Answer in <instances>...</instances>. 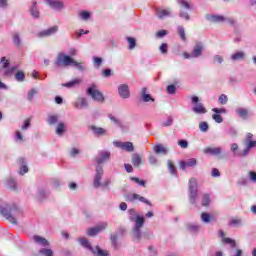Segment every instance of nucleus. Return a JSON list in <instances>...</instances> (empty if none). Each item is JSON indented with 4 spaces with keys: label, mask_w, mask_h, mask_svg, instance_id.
Masks as SVG:
<instances>
[{
    "label": "nucleus",
    "mask_w": 256,
    "mask_h": 256,
    "mask_svg": "<svg viewBox=\"0 0 256 256\" xmlns=\"http://www.w3.org/2000/svg\"><path fill=\"white\" fill-rule=\"evenodd\" d=\"M56 67H69V65H73V67H77L80 71H83V65L73 60L71 56H67L63 53L58 54L55 62Z\"/></svg>",
    "instance_id": "nucleus-1"
},
{
    "label": "nucleus",
    "mask_w": 256,
    "mask_h": 256,
    "mask_svg": "<svg viewBox=\"0 0 256 256\" xmlns=\"http://www.w3.org/2000/svg\"><path fill=\"white\" fill-rule=\"evenodd\" d=\"M213 113H217L219 115V113H227V110H225L224 108H213L212 109Z\"/></svg>",
    "instance_id": "nucleus-55"
},
{
    "label": "nucleus",
    "mask_w": 256,
    "mask_h": 256,
    "mask_svg": "<svg viewBox=\"0 0 256 256\" xmlns=\"http://www.w3.org/2000/svg\"><path fill=\"white\" fill-rule=\"evenodd\" d=\"M79 17H81V19H83L84 21H87V19L91 17V14L87 11H82L79 13Z\"/></svg>",
    "instance_id": "nucleus-36"
},
{
    "label": "nucleus",
    "mask_w": 256,
    "mask_h": 256,
    "mask_svg": "<svg viewBox=\"0 0 256 256\" xmlns=\"http://www.w3.org/2000/svg\"><path fill=\"white\" fill-rule=\"evenodd\" d=\"M87 93L92 97L94 101H97L98 103H103V101H105L103 93L99 91L97 85L95 84H92L91 87L88 88Z\"/></svg>",
    "instance_id": "nucleus-4"
},
{
    "label": "nucleus",
    "mask_w": 256,
    "mask_h": 256,
    "mask_svg": "<svg viewBox=\"0 0 256 256\" xmlns=\"http://www.w3.org/2000/svg\"><path fill=\"white\" fill-rule=\"evenodd\" d=\"M34 241L38 245H41L42 247H48L49 241L47 239L41 237V236H34Z\"/></svg>",
    "instance_id": "nucleus-21"
},
{
    "label": "nucleus",
    "mask_w": 256,
    "mask_h": 256,
    "mask_svg": "<svg viewBox=\"0 0 256 256\" xmlns=\"http://www.w3.org/2000/svg\"><path fill=\"white\" fill-rule=\"evenodd\" d=\"M130 179H131V181H134V183H137L138 185L145 187V180H140L137 177H131Z\"/></svg>",
    "instance_id": "nucleus-42"
},
{
    "label": "nucleus",
    "mask_w": 256,
    "mask_h": 256,
    "mask_svg": "<svg viewBox=\"0 0 256 256\" xmlns=\"http://www.w3.org/2000/svg\"><path fill=\"white\" fill-rule=\"evenodd\" d=\"M40 253L45 256H53V250L52 249H41Z\"/></svg>",
    "instance_id": "nucleus-44"
},
{
    "label": "nucleus",
    "mask_w": 256,
    "mask_h": 256,
    "mask_svg": "<svg viewBox=\"0 0 256 256\" xmlns=\"http://www.w3.org/2000/svg\"><path fill=\"white\" fill-rule=\"evenodd\" d=\"M156 15L159 19H165V17L171 15V11L169 9L156 8Z\"/></svg>",
    "instance_id": "nucleus-14"
},
{
    "label": "nucleus",
    "mask_w": 256,
    "mask_h": 256,
    "mask_svg": "<svg viewBox=\"0 0 256 256\" xmlns=\"http://www.w3.org/2000/svg\"><path fill=\"white\" fill-rule=\"evenodd\" d=\"M111 158V153L107 151L100 152L96 157V163L101 165V163H105V161H109Z\"/></svg>",
    "instance_id": "nucleus-10"
},
{
    "label": "nucleus",
    "mask_w": 256,
    "mask_h": 256,
    "mask_svg": "<svg viewBox=\"0 0 256 256\" xmlns=\"http://www.w3.org/2000/svg\"><path fill=\"white\" fill-rule=\"evenodd\" d=\"M80 245L84 247L85 249H89L94 255L98 256H109V252L107 250H102L99 248V246H96L95 248L91 247V244L89 243V240L87 238H79L78 239Z\"/></svg>",
    "instance_id": "nucleus-2"
},
{
    "label": "nucleus",
    "mask_w": 256,
    "mask_h": 256,
    "mask_svg": "<svg viewBox=\"0 0 256 256\" xmlns=\"http://www.w3.org/2000/svg\"><path fill=\"white\" fill-rule=\"evenodd\" d=\"M59 28L57 26L51 27L48 30H44L39 33V37H49V35H55Z\"/></svg>",
    "instance_id": "nucleus-15"
},
{
    "label": "nucleus",
    "mask_w": 256,
    "mask_h": 256,
    "mask_svg": "<svg viewBox=\"0 0 256 256\" xmlns=\"http://www.w3.org/2000/svg\"><path fill=\"white\" fill-rule=\"evenodd\" d=\"M103 77H111V70L110 69H105L102 71Z\"/></svg>",
    "instance_id": "nucleus-60"
},
{
    "label": "nucleus",
    "mask_w": 256,
    "mask_h": 256,
    "mask_svg": "<svg viewBox=\"0 0 256 256\" xmlns=\"http://www.w3.org/2000/svg\"><path fill=\"white\" fill-rule=\"evenodd\" d=\"M178 35H180L182 41L187 40V38L185 37V28H183V26H178Z\"/></svg>",
    "instance_id": "nucleus-30"
},
{
    "label": "nucleus",
    "mask_w": 256,
    "mask_h": 256,
    "mask_svg": "<svg viewBox=\"0 0 256 256\" xmlns=\"http://www.w3.org/2000/svg\"><path fill=\"white\" fill-rule=\"evenodd\" d=\"M211 21L221 23V21H225V18L223 16H211Z\"/></svg>",
    "instance_id": "nucleus-43"
},
{
    "label": "nucleus",
    "mask_w": 256,
    "mask_h": 256,
    "mask_svg": "<svg viewBox=\"0 0 256 256\" xmlns=\"http://www.w3.org/2000/svg\"><path fill=\"white\" fill-rule=\"evenodd\" d=\"M141 97H142V101H144V103H149V101H155V99H153L151 97V95L147 94V88H143L141 91Z\"/></svg>",
    "instance_id": "nucleus-20"
},
{
    "label": "nucleus",
    "mask_w": 256,
    "mask_h": 256,
    "mask_svg": "<svg viewBox=\"0 0 256 256\" xmlns=\"http://www.w3.org/2000/svg\"><path fill=\"white\" fill-rule=\"evenodd\" d=\"M221 173H219V170L217 168L212 169V177H219Z\"/></svg>",
    "instance_id": "nucleus-62"
},
{
    "label": "nucleus",
    "mask_w": 256,
    "mask_h": 256,
    "mask_svg": "<svg viewBox=\"0 0 256 256\" xmlns=\"http://www.w3.org/2000/svg\"><path fill=\"white\" fill-rule=\"evenodd\" d=\"M192 103L196 104L192 109L194 113H197L198 115H205V113H207V109L205 108V106H203L202 103H199V97L192 96Z\"/></svg>",
    "instance_id": "nucleus-5"
},
{
    "label": "nucleus",
    "mask_w": 256,
    "mask_h": 256,
    "mask_svg": "<svg viewBox=\"0 0 256 256\" xmlns=\"http://www.w3.org/2000/svg\"><path fill=\"white\" fill-rule=\"evenodd\" d=\"M168 47H169V46L167 45V43H163V44L160 46V51H161V53L167 54Z\"/></svg>",
    "instance_id": "nucleus-51"
},
{
    "label": "nucleus",
    "mask_w": 256,
    "mask_h": 256,
    "mask_svg": "<svg viewBox=\"0 0 256 256\" xmlns=\"http://www.w3.org/2000/svg\"><path fill=\"white\" fill-rule=\"evenodd\" d=\"M125 199L129 203H133L134 201H140L141 203H146V205H150L151 206V202H149V200H147L145 197H143V196H141L139 194H135V193L127 194L125 196Z\"/></svg>",
    "instance_id": "nucleus-6"
},
{
    "label": "nucleus",
    "mask_w": 256,
    "mask_h": 256,
    "mask_svg": "<svg viewBox=\"0 0 256 256\" xmlns=\"http://www.w3.org/2000/svg\"><path fill=\"white\" fill-rule=\"evenodd\" d=\"M223 243H227L228 245H231V247H235V240L231 238H223Z\"/></svg>",
    "instance_id": "nucleus-47"
},
{
    "label": "nucleus",
    "mask_w": 256,
    "mask_h": 256,
    "mask_svg": "<svg viewBox=\"0 0 256 256\" xmlns=\"http://www.w3.org/2000/svg\"><path fill=\"white\" fill-rule=\"evenodd\" d=\"M201 219H202L203 223H210L211 222V215L203 212L201 214Z\"/></svg>",
    "instance_id": "nucleus-31"
},
{
    "label": "nucleus",
    "mask_w": 256,
    "mask_h": 256,
    "mask_svg": "<svg viewBox=\"0 0 256 256\" xmlns=\"http://www.w3.org/2000/svg\"><path fill=\"white\" fill-rule=\"evenodd\" d=\"M0 213L3 215V217L8 219V221H10V223H17V220H15V217L11 216V212L7 211L2 206H0Z\"/></svg>",
    "instance_id": "nucleus-16"
},
{
    "label": "nucleus",
    "mask_w": 256,
    "mask_h": 256,
    "mask_svg": "<svg viewBox=\"0 0 256 256\" xmlns=\"http://www.w3.org/2000/svg\"><path fill=\"white\" fill-rule=\"evenodd\" d=\"M256 145V141H248V148L244 151V155H247V153H249L250 149H253V147H255Z\"/></svg>",
    "instance_id": "nucleus-41"
},
{
    "label": "nucleus",
    "mask_w": 256,
    "mask_h": 256,
    "mask_svg": "<svg viewBox=\"0 0 256 256\" xmlns=\"http://www.w3.org/2000/svg\"><path fill=\"white\" fill-rule=\"evenodd\" d=\"M31 15L34 16L35 18L39 17V10H37V6H35V3L30 9Z\"/></svg>",
    "instance_id": "nucleus-34"
},
{
    "label": "nucleus",
    "mask_w": 256,
    "mask_h": 256,
    "mask_svg": "<svg viewBox=\"0 0 256 256\" xmlns=\"http://www.w3.org/2000/svg\"><path fill=\"white\" fill-rule=\"evenodd\" d=\"M16 185H17V182H15V180L13 179L8 180V187H10L11 189H15Z\"/></svg>",
    "instance_id": "nucleus-56"
},
{
    "label": "nucleus",
    "mask_w": 256,
    "mask_h": 256,
    "mask_svg": "<svg viewBox=\"0 0 256 256\" xmlns=\"http://www.w3.org/2000/svg\"><path fill=\"white\" fill-rule=\"evenodd\" d=\"M132 164L134 167H139V165H141V156L139 154L132 155Z\"/></svg>",
    "instance_id": "nucleus-26"
},
{
    "label": "nucleus",
    "mask_w": 256,
    "mask_h": 256,
    "mask_svg": "<svg viewBox=\"0 0 256 256\" xmlns=\"http://www.w3.org/2000/svg\"><path fill=\"white\" fill-rule=\"evenodd\" d=\"M31 125V119H26L25 121H24V124H23V126H22V129L23 130H25V129H27L29 126Z\"/></svg>",
    "instance_id": "nucleus-58"
},
{
    "label": "nucleus",
    "mask_w": 256,
    "mask_h": 256,
    "mask_svg": "<svg viewBox=\"0 0 256 256\" xmlns=\"http://www.w3.org/2000/svg\"><path fill=\"white\" fill-rule=\"evenodd\" d=\"M232 61H241L245 59V52H236L231 56Z\"/></svg>",
    "instance_id": "nucleus-23"
},
{
    "label": "nucleus",
    "mask_w": 256,
    "mask_h": 256,
    "mask_svg": "<svg viewBox=\"0 0 256 256\" xmlns=\"http://www.w3.org/2000/svg\"><path fill=\"white\" fill-rule=\"evenodd\" d=\"M131 221L135 222L134 226V239L139 241L141 239V228L145 225V218L143 216L135 215L132 216Z\"/></svg>",
    "instance_id": "nucleus-3"
},
{
    "label": "nucleus",
    "mask_w": 256,
    "mask_h": 256,
    "mask_svg": "<svg viewBox=\"0 0 256 256\" xmlns=\"http://www.w3.org/2000/svg\"><path fill=\"white\" fill-rule=\"evenodd\" d=\"M46 3L52 7V9H63V2L57 0H46Z\"/></svg>",
    "instance_id": "nucleus-18"
},
{
    "label": "nucleus",
    "mask_w": 256,
    "mask_h": 256,
    "mask_svg": "<svg viewBox=\"0 0 256 256\" xmlns=\"http://www.w3.org/2000/svg\"><path fill=\"white\" fill-rule=\"evenodd\" d=\"M63 133H65V124L59 123L56 129V134L63 135Z\"/></svg>",
    "instance_id": "nucleus-29"
},
{
    "label": "nucleus",
    "mask_w": 256,
    "mask_h": 256,
    "mask_svg": "<svg viewBox=\"0 0 256 256\" xmlns=\"http://www.w3.org/2000/svg\"><path fill=\"white\" fill-rule=\"evenodd\" d=\"M211 203V199H209V195L205 194L202 199V205L203 207H207Z\"/></svg>",
    "instance_id": "nucleus-40"
},
{
    "label": "nucleus",
    "mask_w": 256,
    "mask_h": 256,
    "mask_svg": "<svg viewBox=\"0 0 256 256\" xmlns=\"http://www.w3.org/2000/svg\"><path fill=\"white\" fill-rule=\"evenodd\" d=\"M197 165V159L191 158L187 161H181L180 162V169H187V167H195Z\"/></svg>",
    "instance_id": "nucleus-13"
},
{
    "label": "nucleus",
    "mask_w": 256,
    "mask_h": 256,
    "mask_svg": "<svg viewBox=\"0 0 256 256\" xmlns=\"http://www.w3.org/2000/svg\"><path fill=\"white\" fill-rule=\"evenodd\" d=\"M107 229V222H101L96 227L88 228L87 235L89 237H95L98 233H101V231H105Z\"/></svg>",
    "instance_id": "nucleus-7"
},
{
    "label": "nucleus",
    "mask_w": 256,
    "mask_h": 256,
    "mask_svg": "<svg viewBox=\"0 0 256 256\" xmlns=\"http://www.w3.org/2000/svg\"><path fill=\"white\" fill-rule=\"evenodd\" d=\"M203 53V44L197 43L192 51L191 57H201Z\"/></svg>",
    "instance_id": "nucleus-17"
},
{
    "label": "nucleus",
    "mask_w": 256,
    "mask_h": 256,
    "mask_svg": "<svg viewBox=\"0 0 256 256\" xmlns=\"http://www.w3.org/2000/svg\"><path fill=\"white\" fill-rule=\"evenodd\" d=\"M90 129L93 131L94 135H105V133H107V131L103 128H99L96 126H91Z\"/></svg>",
    "instance_id": "nucleus-25"
},
{
    "label": "nucleus",
    "mask_w": 256,
    "mask_h": 256,
    "mask_svg": "<svg viewBox=\"0 0 256 256\" xmlns=\"http://www.w3.org/2000/svg\"><path fill=\"white\" fill-rule=\"evenodd\" d=\"M13 42L15 43V45H19V43H21V40L19 39V35L18 34H14Z\"/></svg>",
    "instance_id": "nucleus-61"
},
{
    "label": "nucleus",
    "mask_w": 256,
    "mask_h": 256,
    "mask_svg": "<svg viewBox=\"0 0 256 256\" xmlns=\"http://www.w3.org/2000/svg\"><path fill=\"white\" fill-rule=\"evenodd\" d=\"M80 151L77 148H72L70 151V156L75 157V155H79Z\"/></svg>",
    "instance_id": "nucleus-59"
},
{
    "label": "nucleus",
    "mask_w": 256,
    "mask_h": 256,
    "mask_svg": "<svg viewBox=\"0 0 256 256\" xmlns=\"http://www.w3.org/2000/svg\"><path fill=\"white\" fill-rule=\"evenodd\" d=\"M189 183L190 203H195V199H197V180H195V178H191Z\"/></svg>",
    "instance_id": "nucleus-8"
},
{
    "label": "nucleus",
    "mask_w": 256,
    "mask_h": 256,
    "mask_svg": "<svg viewBox=\"0 0 256 256\" xmlns=\"http://www.w3.org/2000/svg\"><path fill=\"white\" fill-rule=\"evenodd\" d=\"M165 35H167L166 30H160L157 32V37H165Z\"/></svg>",
    "instance_id": "nucleus-63"
},
{
    "label": "nucleus",
    "mask_w": 256,
    "mask_h": 256,
    "mask_svg": "<svg viewBox=\"0 0 256 256\" xmlns=\"http://www.w3.org/2000/svg\"><path fill=\"white\" fill-rule=\"evenodd\" d=\"M175 91H177V88L175 87V85H169L167 87V93H169V95L175 94Z\"/></svg>",
    "instance_id": "nucleus-48"
},
{
    "label": "nucleus",
    "mask_w": 256,
    "mask_h": 256,
    "mask_svg": "<svg viewBox=\"0 0 256 256\" xmlns=\"http://www.w3.org/2000/svg\"><path fill=\"white\" fill-rule=\"evenodd\" d=\"M57 121H58V118L55 115H52V116L48 117V123L50 125H55V123H57Z\"/></svg>",
    "instance_id": "nucleus-45"
},
{
    "label": "nucleus",
    "mask_w": 256,
    "mask_h": 256,
    "mask_svg": "<svg viewBox=\"0 0 256 256\" xmlns=\"http://www.w3.org/2000/svg\"><path fill=\"white\" fill-rule=\"evenodd\" d=\"M199 129L200 131H202L203 133H206V131H209V124H207V122H201L199 124Z\"/></svg>",
    "instance_id": "nucleus-32"
},
{
    "label": "nucleus",
    "mask_w": 256,
    "mask_h": 256,
    "mask_svg": "<svg viewBox=\"0 0 256 256\" xmlns=\"http://www.w3.org/2000/svg\"><path fill=\"white\" fill-rule=\"evenodd\" d=\"M236 113L239 115V117H241L242 119H247V117L249 116V111H247V109L245 108H238L236 110Z\"/></svg>",
    "instance_id": "nucleus-24"
},
{
    "label": "nucleus",
    "mask_w": 256,
    "mask_h": 256,
    "mask_svg": "<svg viewBox=\"0 0 256 256\" xmlns=\"http://www.w3.org/2000/svg\"><path fill=\"white\" fill-rule=\"evenodd\" d=\"M81 83V79L76 78L66 84H63L64 87H75V85H79Z\"/></svg>",
    "instance_id": "nucleus-27"
},
{
    "label": "nucleus",
    "mask_w": 256,
    "mask_h": 256,
    "mask_svg": "<svg viewBox=\"0 0 256 256\" xmlns=\"http://www.w3.org/2000/svg\"><path fill=\"white\" fill-rule=\"evenodd\" d=\"M118 93L120 97H123V99H128L129 97V86L127 84H122L118 87Z\"/></svg>",
    "instance_id": "nucleus-12"
},
{
    "label": "nucleus",
    "mask_w": 256,
    "mask_h": 256,
    "mask_svg": "<svg viewBox=\"0 0 256 256\" xmlns=\"http://www.w3.org/2000/svg\"><path fill=\"white\" fill-rule=\"evenodd\" d=\"M114 145L115 147H119L124 151H128V153H132V151H135V147H133V143L131 142H114Z\"/></svg>",
    "instance_id": "nucleus-9"
},
{
    "label": "nucleus",
    "mask_w": 256,
    "mask_h": 256,
    "mask_svg": "<svg viewBox=\"0 0 256 256\" xmlns=\"http://www.w3.org/2000/svg\"><path fill=\"white\" fill-rule=\"evenodd\" d=\"M178 145L182 148V149H187V147L189 146V143L186 140H180L178 142Z\"/></svg>",
    "instance_id": "nucleus-50"
},
{
    "label": "nucleus",
    "mask_w": 256,
    "mask_h": 256,
    "mask_svg": "<svg viewBox=\"0 0 256 256\" xmlns=\"http://www.w3.org/2000/svg\"><path fill=\"white\" fill-rule=\"evenodd\" d=\"M103 175V167L97 166L96 167V175L94 178V187H101V177Z\"/></svg>",
    "instance_id": "nucleus-11"
},
{
    "label": "nucleus",
    "mask_w": 256,
    "mask_h": 256,
    "mask_svg": "<svg viewBox=\"0 0 256 256\" xmlns=\"http://www.w3.org/2000/svg\"><path fill=\"white\" fill-rule=\"evenodd\" d=\"M16 81H25V73L23 71H18L15 75Z\"/></svg>",
    "instance_id": "nucleus-33"
},
{
    "label": "nucleus",
    "mask_w": 256,
    "mask_h": 256,
    "mask_svg": "<svg viewBox=\"0 0 256 256\" xmlns=\"http://www.w3.org/2000/svg\"><path fill=\"white\" fill-rule=\"evenodd\" d=\"M76 107L78 109H83V107H87V100H85V98L79 99L76 103Z\"/></svg>",
    "instance_id": "nucleus-28"
},
{
    "label": "nucleus",
    "mask_w": 256,
    "mask_h": 256,
    "mask_svg": "<svg viewBox=\"0 0 256 256\" xmlns=\"http://www.w3.org/2000/svg\"><path fill=\"white\" fill-rule=\"evenodd\" d=\"M127 41L129 43V49H135V46L137 45L135 38L128 37Z\"/></svg>",
    "instance_id": "nucleus-35"
},
{
    "label": "nucleus",
    "mask_w": 256,
    "mask_h": 256,
    "mask_svg": "<svg viewBox=\"0 0 256 256\" xmlns=\"http://www.w3.org/2000/svg\"><path fill=\"white\" fill-rule=\"evenodd\" d=\"M179 3L182 5V7H184V9H191V4H189V2L181 0Z\"/></svg>",
    "instance_id": "nucleus-52"
},
{
    "label": "nucleus",
    "mask_w": 256,
    "mask_h": 256,
    "mask_svg": "<svg viewBox=\"0 0 256 256\" xmlns=\"http://www.w3.org/2000/svg\"><path fill=\"white\" fill-rule=\"evenodd\" d=\"M250 179L251 181H256V173L255 172H250Z\"/></svg>",
    "instance_id": "nucleus-64"
},
{
    "label": "nucleus",
    "mask_w": 256,
    "mask_h": 256,
    "mask_svg": "<svg viewBox=\"0 0 256 256\" xmlns=\"http://www.w3.org/2000/svg\"><path fill=\"white\" fill-rule=\"evenodd\" d=\"M36 94H37V90H35V89H32L31 91H29V92H28V100H29V101H32L34 95H36Z\"/></svg>",
    "instance_id": "nucleus-53"
},
{
    "label": "nucleus",
    "mask_w": 256,
    "mask_h": 256,
    "mask_svg": "<svg viewBox=\"0 0 256 256\" xmlns=\"http://www.w3.org/2000/svg\"><path fill=\"white\" fill-rule=\"evenodd\" d=\"M204 153H206V155H220L221 147H208L204 150Z\"/></svg>",
    "instance_id": "nucleus-19"
},
{
    "label": "nucleus",
    "mask_w": 256,
    "mask_h": 256,
    "mask_svg": "<svg viewBox=\"0 0 256 256\" xmlns=\"http://www.w3.org/2000/svg\"><path fill=\"white\" fill-rule=\"evenodd\" d=\"M101 63H103V59H101L100 57H94L95 67H97V68L101 67Z\"/></svg>",
    "instance_id": "nucleus-49"
},
{
    "label": "nucleus",
    "mask_w": 256,
    "mask_h": 256,
    "mask_svg": "<svg viewBox=\"0 0 256 256\" xmlns=\"http://www.w3.org/2000/svg\"><path fill=\"white\" fill-rule=\"evenodd\" d=\"M168 169L172 175H175V173H177V170L175 169V165H173V162L171 160L168 161Z\"/></svg>",
    "instance_id": "nucleus-38"
},
{
    "label": "nucleus",
    "mask_w": 256,
    "mask_h": 256,
    "mask_svg": "<svg viewBox=\"0 0 256 256\" xmlns=\"http://www.w3.org/2000/svg\"><path fill=\"white\" fill-rule=\"evenodd\" d=\"M188 229H189V231H192V232L199 231V226H197L195 224H190V225H188Z\"/></svg>",
    "instance_id": "nucleus-54"
},
{
    "label": "nucleus",
    "mask_w": 256,
    "mask_h": 256,
    "mask_svg": "<svg viewBox=\"0 0 256 256\" xmlns=\"http://www.w3.org/2000/svg\"><path fill=\"white\" fill-rule=\"evenodd\" d=\"M229 225H230L231 227H237V225H241V219H239V218H233V219L230 221Z\"/></svg>",
    "instance_id": "nucleus-37"
},
{
    "label": "nucleus",
    "mask_w": 256,
    "mask_h": 256,
    "mask_svg": "<svg viewBox=\"0 0 256 256\" xmlns=\"http://www.w3.org/2000/svg\"><path fill=\"white\" fill-rule=\"evenodd\" d=\"M212 119L216 122V123H223V117L220 114H213L212 115Z\"/></svg>",
    "instance_id": "nucleus-39"
},
{
    "label": "nucleus",
    "mask_w": 256,
    "mask_h": 256,
    "mask_svg": "<svg viewBox=\"0 0 256 256\" xmlns=\"http://www.w3.org/2000/svg\"><path fill=\"white\" fill-rule=\"evenodd\" d=\"M227 101H228L227 95L222 94L219 97V103H221V105H227Z\"/></svg>",
    "instance_id": "nucleus-46"
},
{
    "label": "nucleus",
    "mask_w": 256,
    "mask_h": 256,
    "mask_svg": "<svg viewBox=\"0 0 256 256\" xmlns=\"http://www.w3.org/2000/svg\"><path fill=\"white\" fill-rule=\"evenodd\" d=\"M1 64L4 67V69H7V67H9V60L5 59V57H3L1 59Z\"/></svg>",
    "instance_id": "nucleus-57"
},
{
    "label": "nucleus",
    "mask_w": 256,
    "mask_h": 256,
    "mask_svg": "<svg viewBox=\"0 0 256 256\" xmlns=\"http://www.w3.org/2000/svg\"><path fill=\"white\" fill-rule=\"evenodd\" d=\"M154 152L157 154L162 153V155H167V148H165L161 144H158V145L154 146Z\"/></svg>",
    "instance_id": "nucleus-22"
}]
</instances>
